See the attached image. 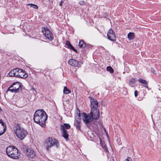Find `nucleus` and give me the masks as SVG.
Here are the masks:
<instances>
[{"mask_svg":"<svg viewBox=\"0 0 161 161\" xmlns=\"http://www.w3.org/2000/svg\"><path fill=\"white\" fill-rule=\"evenodd\" d=\"M47 117V114L43 109H38L34 113L33 119L36 123L44 127L45 126Z\"/></svg>","mask_w":161,"mask_h":161,"instance_id":"f257e3e1","label":"nucleus"},{"mask_svg":"<svg viewBox=\"0 0 161 161\" xmlns=\"http://www.w3.org/2000/svg\"><path fill=\"white\" fill-rule=\"evenodd\" d=\"M6 152L8 156L14 159H17L20 157V154L18 149L13 146H9L6 149Z\"/></svg>","mask_w":161,"mask_h":161,"instance_id":"f03ea898","label":"nucleus"},{"mask_svg":"<svg viewBox=\"0 0 161 161\" xmlns=\"http://www.w3.org/2000/svg\"><path fill=\"white\" fill-rule=\"evenodd\" d=\"M14 131L16 136L20 140H23L26 136L27 132L19 124H15Z\"/></svg>","mask_w":161,"mask_h":161,"instance_id":"7ed1b4c3","label":"nucleus"},{"mask_svg":"<svg viewBox=\"0 0 161 161\" xmlns=\"http://www.w3.org/2000/svg\"><path fill=\"white\" fill-rule=\"evenodd\" d=\"M45 146L46 149L48 150L49 148L53 146H55L57 147H59V144L57 139L54 138L49 137L47 139Z\"/></svg>","mask_w":161,"mask_h":161,"instance_id":"20e7f679","label":"nucleus"},{"mask_svg":"<svg viewBox=\"0 0 161 161\" xmlns=\"http://www.w3.org/2000/svg\"><path fill=\"white\" fill-rule=\"evenodd\" d=\"M22 89L21 86L19 82L13 83L8 88V90L12 92H18Z\"/></svg>","mask_w":161,"mask_h":161,"instance_id":"39448f33","label":"nucleus"},{"mask_svg":"<svg viewBox=\"0 0 161 161\" xmlns=\"http://www.w3.org/2000/svg\"><path fill=\"white\" fill-rule=\"evenodd\" d=\"M24 151L26 155L29 158H34L36 156L35 152L31 148H26L25 147Z\"/></svg>","mask_w":161,"mask_h":161,"instance_id":"423d86ee","label":"nucleus"},{"mask_svg":"<svg viewBox=\"0 0 161 161\" xmlns=\"http://www.w3.org/2000/svg\"><path fill=\"white\" fill-rule=\"evenodd\" d=\"M42 31L45 36L49 40H51L53 39V35L47 27L42 28Z\"/></svg>","mask_w":161,"mask_h":161,"instance_id":"0eeeda50","label":"nucleus"},{"mask_svg":"<svg viewBox=\"0 0 161 161\" xmlns=\"http://www.w3.org/2000/svg\"><path fill=\"white\" fill-rule=\"evenodd\" d=\"M89 98L90 100L91 104L90 106L91 107V109H97L98 107V102L97 101L94 99L92 97H89Z\"/></svg>","mask_w":161,"mask_h":161,"instance_id":"6e6552de","label":"nucleus"},{"mask_svg":"<svg viewBox=\"0 0 161 161\" xmlns=\"http://www.w3.org/2000/svg\"><path fill=\"white\" fill-rule=\"evenodd\" d=\"M108 39L112 41L115 42L116 41L115 35L113 30L110 29L107 33Z\"/></svg>","mask_w":161,"mask_h":161,"instance_id":"1a4fd4ad","label":"nucleus"},{"mask_svg":"<svg viewBox=\"0 0 161 161\" xmlns=\"http://www.w3.org/2000/svg\"><path fill=\"white\" fill-rule=\"evenodd\" d=\"M82 120L86 124L89 123L92 121V117L89 114H87L85 113H83L81 114Z\"/></svg>","mask_w":161,"mask_h":161,"instance_id":"9d476101","label":"nucleus"},{"mask_svg":"<svg viewBox=\"0 0 161 161\" xmlns=\"http://www.w3.org/2000/svg\"><path fill=\"white\" fill-rule=\"evenodd\" d=\"M90 115L92 119H97L99 116V110L98 109H91Z\"/></svg>","mask_w":161,"mask_h":161,"instance_id":"9b49d317","label":"nucleus"},{"mask_svg":"<svg viewBox=\"0 0 161 161\" xmlns=\"http://www.w3.org/2000/svg\"><path fill=\"white\" fill-rule=\"evenodd\" d=\"M68 63L69 64L74 67H80L82 64V62H77L76 60L73 59H70L68 61Z\"/></svg>","mask_w":161,"mask_h":161,"instance_id":"f8f14e48","label":"nucleus"},{"mask_svg":"<svg viewBox=\"0 0 161 161\" xmlns=\"http://www.w3.org/2000/svg\"><path fill=\"white\" fill-rule=\"evenodd\" d=\"M6 128V126L3 121L2 119H0V136L2 135L5 132Z\"/></svg>","mask_w":161,"mask_h":161,"instance_id":"ddd939ff","label":"nucleus"},{"mask_svg":"<svg viewBox=\"0 0 161 161\" xmlns=\"http://www.w3.org/2000/svg\"><path fill=\"white\" fill-rule=\"evenodd\" d=\"M19 69L16 68L12 70L8 73L10 76L18 77L19 72Z\"/></svg>","mask_w":161,"mask_h":161,"instance_id":"4468645a","label":"nucleus"},{"mask_svg":"<svg viewBox=\"0 0 161 161\" xmlns=\"http://www.w3.org/2000/svg\"><path fill=\"white\" fill-rule=\"evenodd\" d=\"M60 129L62 130V136L66 141L69 140V135L67 130L64 129L63 126L61 127Z\"/></svg>","mask_w":161,"mask_h":161,"instance_id":"2eb2a0df","label":"nucleus"},{"mask_svg":"<svg viewBox=\"0 0 161 161\" xmlns=\"http://www.w3.org/2000/svg\"><path fill=\"white\" fill-rule=\"evenodd\" d=\"M27 77L28 75L26 73L25 71L24 70L19 69V72L18 77L21 78H25Z\"/></svg>","mask_w":161,"mask_h":161,"instance_id":"dca6fc26","label":"nucleus"},{"mask_svg":"<svg viewBox=\"0 0 161 161\" xmlns=\"http://www.w3.org/2000/svg\"><path fill=\"white\" fill-rule=\"evenodd\" d=\"M65 45L68 47L70 49L74 51L77 52V50L75 49L74 47L71 44L70 42L69 41H67Z\"/></svg>","mask_w":161,"mask_h":161,"instance_id":"f3484780","label":"nucleus"},{"mask_svg":"<svg viewBox=\"0 0 161 161\" xmlns=\"http://www.w3.org/2000/svg\"><path fill=\"white\" fill-rule=\"evenodd\" d=\"M135 34L133 32H130L127 35V37L129 40L133 39L135 37Z\"/></svg>","mask_w":161,"mask_h":161,"instance_id":"a211bd4d","label":"nucleus"},{"mask_svg":"<svg viewBox=\"0 0 161 161\" xmlns=\"http://www.w3.org/2000/svg\"><path fill=\"white\" fill-rule=\"evenodd\" d=\"M79 46L80 48H84L86 47V44L83 40H81L79 42Z\"/></svg>","mask_w":161,"mask_h":161,"instance_id":"6ab92c4d","label":"nucleus"},{"mask_svg":"<svg viewBox=\"0 0 161 161\" xmlns=\"http://www.w3.org/2000/svg\"><path fill=\"white\" fill-rule=\"evenodd\" d=\"M24 112H21L19 113V114L21 116V118L23 119V120L25 121L27 120L28 119L27 115H24V114L23 113Z\"/></svg>","mask_w":161,"mask_h":161,"instance_id":"aec40b11","label":"nucleus"},{"mask_svg":"<svg viewBox=\"0 0 161 161\" xmlns=\"http://www.w3.org/2000/svg\"><path fill=\"white\" fill-rule=\"evenodd\" d=\"M71 92V91L68 89L66 86H65L64 89V93L67 94Z\"/></svg>","mask_w":161,"mask_h":161,"instance_id":"412c9836","label":"nucleus"},{"mask_svg":"<svg viewBox=\"0 0 161 161\" xmlns=\"http://www.w3.org/2000/svg\"><path fill=\"white\" fill-rule=\"evenodd\" d=\"M138 80L141 83L144 84L145 85H147L148 83L145 80L142 79H139Z\"/></svg>","mask_w":161,"mask_h":161,"instance_id":"4be33fe9","label":"nucleus"},{"mask_svg":"<svg viewBox=\"0 0 161 161\" xmlns=\"http://www.w3.org/2000/svg\"><path fill=\"white\" fill-rule=\"evenodd\" d=\"M27 6H30L31 7H32L33 8L35 9H38V7L37 5L33 4H28L26 5Z\"/></svg>","mask_w":161,"mask_h":161,"instance_id":"5701e85b","label":"nucleus"},{"mask_svg":"<svg viewBox=\"0 0 161 161\" xmlns=\"http://www.w3.org/2000/svg\"><path fill=\"white\" fill-rule=\"evenodd\" d=\"M107 70L109 71L111 73H113L114 72V70L113 68L110 66H108L107 67Z\"/></svg>","mask_w":161,"mask_h":161,"instance_id":"b1692460","label":"nucleus"},{"mask_svg":"<svg viewBox=\"0 0 161 161\" xmlns=\"http://www.w3.org/2000/svg\"><path fill=\"white\" fill-rule=\"evenodd\" d=\"M63 126L64 129L66 128L67 129H69L70 128V126L69 124H64V125H61V127Z\"/></svg>","mask_w":161,"mask_h":161,"instance_id":"393cba45","label":"nucleus"},{"mask_svg":"<svg viewBox=\"0 0 161 161\" xmlns=\"http://www.w3.org/2000/svg\"><path fill=\"white\" fill-rule=\"evenodd\" d=\"M74 125L76 127V129L78 130H80V123H74Z\"/></svg>","mask_w":161,"mask_h":161,"instance_id":"a878e982","label":"nucleus"},{"mask_svg":"<svg viewBox=\"0 0 161 161\" xmlns=\"http://www.w3.org/2000/svg\"><path fill=\"white\" fill-rule=\"evenodd\" d=\"M135 82V79L132 78L129 82V84L130 86H131Z\"/></svg>","mask_w":161,"mask_h":161,"instance_id":"bb28decb","label":"nucleus"},{"mask_svg":"<svg viewBox=\"0 0 161 161\" xmlns=\"http://www.w3.org/2000/svg\"><path fill=\"white\" fill-rule=\"evenodd\" d=\"M78 117H79V118L78 119H76V121L75 122L77 123H80L81 119L80 118V113H79V114H78Z\"/></svg>","mask_w":161,"mask_h":161,"instance_id":"cd10ccee","label":"nucleus"},{"mask_svg":"<svg viewBox=\"0 0 161 161\" xmlns=\"http://www.w3.org/2000/svg\"><path fill=\"white\" fill-rule=\"evenodd\" d=\"M125 161H132V160L131 158L128 157L125 160Z\"/></svg>","mask_w":161,"mask_h":161,"instance_id":"c85d7f7f","label":"nucleus"},{"mask_svg":"<svg viewBox=\"0 0 161 161\" xmlns=\"http://www.w3.org/2000/svg\"><path fill=\"white\" fill-rule=\"evenodd\" d=\"M79 3L80 5H83L85 4V3L83 1H81L79 2Z\"/></svg>","mask_w":161,"mask_h":161,"instance_id":"c756f323","label":"nucleus"},{"mask_svg":"<svg viewBox=\"0 0 161 161\" xmlns=\"http://www.w3.org/2000/svg\"><path fill=\"white\" fill-rule=\"evenodd\" d=\"M151 72L154 74H156V72H155V69L153 68L151 69Z\"/></svg>","mask_w":161,"mask_h":161,"instance_id":"7c9ffc66","label":"nucleus"},{"mask_svg":"<svg viewBox=\"0 0 161 161\" xmlns=\"http://www.w3.org/2000/svg\"><path fill=\"white\" fill-rule=\"evenodd\" d=\"M134 95L135 97H136L138 95V92L137 90H135L134 92Z\"/></svg>","mask_w":161,"mask_h":161,"instance_id":"2f4dec72","label":"nucleus"},{"mask_svg":"<svg viewBox=\"0 0 161 161\" xmlns=\"http://www.w3.org/2000/svg\"><path fill=\"white\" fill-rule=\"evenodd\" d=\"M64 2H63V1H62L60 3H59V5L61 6H62V3H63Z\"/></svg>","mask_w":161,"mask_h":161,"instance_id":"473e14b6","label":"nucleus"},{"mask_svg":"<svg viewBox=\"0 0 161 161\" xmlns=\"http://www.w3.org/2000/svg\"><path fill=\"white\" fill-rule=\"evenodd\" d=\"M105 150H106V152H108V149L107 148H106V147H105Z\"/></svg>","mask_w":161,"mask_h":161,"instance_id":"72a5a7b5","label":"nucleus"},{"mask_svg":"<svg viewBox=\"0 0 161 161\" xmlns=\"http://www.w3.org/2000/svg\"><path fill=\"white\" fill-rule=\"evenodd\" d=\"M2 111V109L1 108V107H0V113Z\"/></svg>","mask_w":161,"mask_h":161,"instance_id":"f704fd0d","label":"nucleus"},{"mask_svg":"<svg viewBox=\"0 0 161 161\" xmlns=\"http://www.w3.org/2000/svg\"><path fill=\"white\" fill-rule=\"evenodd\" d=\"M32 89H33V90H35V91H36H36L35 89V88H32Z\"/></svg>","mask_w":161,"mask_h":161,"instance_id":"c9c22d12","label":"nucleus"}]
</instances>
